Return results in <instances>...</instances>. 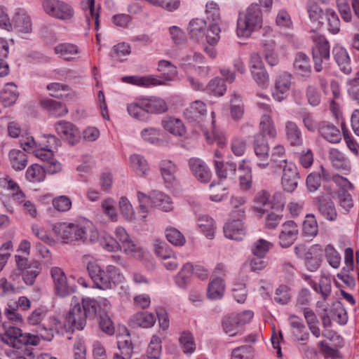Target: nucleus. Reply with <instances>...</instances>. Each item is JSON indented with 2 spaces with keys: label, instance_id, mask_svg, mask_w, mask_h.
Returning <instances> with one entry per match:
<instances>
[{
  "label": "nucleus",
  "instance_id": "nucleus-1",
  "mask_svg": "<svg viewBox=\"0 0 359 359\" xmlns=\"http://www.w3.org/2000/svg\"><path fill=\"white\" fill-rule=\"evenodd\" d=\"M184 114L189 122L195 123L201 128L206 140L210 142V130L215 135V113L212 112L210 116H208L205 104L201 101L196 100L185 109Z\"/></svg>",
  "mask_w": 359,
  "mask_h": 359
},
{
  "label": "nucleus",
  "instance_id": "nucleus-2",
  "mask_svg": "<svg viewBox=\"0 0 359 359\" xmlns=\"http://www.w3.org/2000/svg\"><path fill=\"white\" fill-rule=\"evenodd\" d=\"M158 70L163 75V80L150 76H129L123 77L122 81L125 83L140 86L162 85L164 83V81H172L177 74L176 66L165 60H161L158 62Z\"/></svg>",
  "mask_w": 359,
  "mask_h": 359
},
{
  "label": "nucleus",
  "instance_id": "nucleus-3",
  "mask_svg": "<svg viewBox=\"0 0 359 359\" xmlns=\"http://www.w3.org/2000/svg\"><path fill=\"white\" fill-rule=\"evenodd\" d=\"M262 15L258 4H251L245 12L240 13L236 33L238 37H248L252 32L262 27Z\"/></svg>",
  "mask_w": 359,
  "mask_h": 359
},
{
  "label": "nucleus",
  "instance_id": "nucleus-4",
  "mask_svg": "<svg viewBox=\"0 0 359 359\" xmlns=\"http://www.w3.org/2000/svg\"><path fill=\"white\" fill-rule=\"evenodd\" d=\"M3 326L6 330L1 335V340L6 344L14 348H19L21 345L36 346L39 344V337L30 333H22V330L11 325H6L4 323Z\"/></svg>",
  "mask_w": 359,
  "mask_h": 359
},
{
  "label": "nucleus",
  "instance_id": "nucleus-5",
  "mask_svg": "<svg viewBox=\"0 0 359 359\" xmlns=\"http://www.w3.org/2000/svg\"><path fill=\"white\" fill-rule=\"evenodd\" d=\"M137 198L140 202L139 213L142 214L141 215L142 219L146 218L145 213L149 211L148 207L150 204H153L165 212L170 211L172 209L170 198L163 193H158L152 198H150L146 194L139 191Z\"/></svg>",
  "mask_w": 359,
  "mask_h": 359
},
{
  "label": "nucleus",
  "instance_id": "nucleus-6",
  "mask_svg": "<svg viewBox=\"0 0 359 359\" xmlns=\"http://www.w3.org/2000/svg\"><path fill=\"white\" fill-rule=\"evenodd\" d=\"M253 318V312L245 311L241 313H231L225 316L222 322L224 332L230 337L235 336L239 330V327L249 323Z\"/></svg>",
  "mask_w": 359,
  "mask_h": 359
},
{
  "label": "nucleus",
  "instance_id": "nucleus-7",
  "mask_svg": "<svg viewBox=\"0 0 359 359\" xmlns=\"http://www.w3.org/2000/svg\"><path fill=\"white\" fill-rule=\"evenodd\" d=\"M47 313L42 309H37L34 311L28 318L30 325H38L36 332L42 339L50 341L53 337V329L46 324Z\"/></svg>",
  "mask_w": 359,
  "mask_h": 359
},
{
  "label": "nucleus",
  "instance_id": "nucleus-8",
  "mask_svg": "<svg viewBox=\"0 0 359 359\" xmlns=\"http://www.w3.org/2000/svg\"><path fill=\"white\" fill-rule=\"evenodd\" d=\"M17 266L22 269V278L27 285H33L41 271L40 264L36 261H28L27 258L15 255Z\"/></svg>",
  "mask_w": 359,
  "mask_h": 359
},
{
  "label": "nucleus",
  "instance_id": "nucleus-9",
  "mask_svg": "<svg viewBox=\"0 0 359 359\" xmlns=\"http://www.w3.org/2000/svg\"><path fill=\"white\" fill-rule=\"evenodd\" d=\"M43 6L46 13L60 20H69L74 15V10L72 6L64 1L44 0Z\"/></svg>",
  "mask_w": 359,
  "mask_h": 359
},
{
  "label": "nucleus",
  "instance_id": "nucleus-10",
  "mask_svg": "<svg viewBox=\"0 0 359 359\" xmlns=\"http://www.w3.org/2000/svg\"><path fill=\"white\" fill-rule=\"evenodd\" d=\"M281 162L284 163L281 185L285 191L292 192L298 186L300 180L299 172L297 167L292 162H287L286 160H283Z\"/></svg>",
  "mask_w": 359,
  "mask_h": 359
},
{
  "label": "nucleus",
  "instance_id": "nucleus-11",
  "mask_svg": "<svg viewBox=\"0 0 359 359\" xmlns=\"http://www.w3.org/2000/svg\"><path fill=\"white\" fill-rule=\"evenodd\" d=\"M55 128L58 135L71 145L77 144L81 138L78 128L72 123L60 121L55 124Z\"/></svg>",
  "mask_w": 359,
  "mask_h": 359
},
{
  "label": "nucleus",
  "instance_id": "nucleus-12",
  "mask_svg": "<svg viewBox=\"0 0 359 359\" xmlns=\"http://www.w3.org/2000/svg\"><path fill=\"white\" fill-rule=\"evenodd\" d=\"M312 55L315 70L320 72L323 69V60L327 61L330 57V44L324 37H318L312 48Z\"/></svg>",
  "mask_w": 359,
  "mask_h": 359
},
{
  "label": "nucleus",
  "instance_id": "nucleus-13",
  "mask_svg": "<svg viewBox=\"0 0 359 359\" xmlns=\"http://www.w3.org/2000/svg\"><path fill=\"white\" fill-rule=\"evenodd\" d=\"M77 225L76 223L57 222L53 225L52 230L63 243L76 241Z\"/></svg>",
  "mask_w": 359,
  "mask_h": 359
},
{
  "label": "nucleus",
  "instance_id": "nucleus-14",
  "mask_svg": "<svg viewBox=\"0 0 359 359\" xmlns=\"http://www.w3.org/2000/svg\"><path fill=\"white\" fill-rule=\"evenodd\" d=\"M86 318L85 311L81 308L80 304H77L67 313L65 326L72 330L74 329L81 330L86 324Z\"/></svg>",
  "mask_w": 359,
  "mask_h": 359
},
{
  "label": "nucleus",
  "instance_id": "nucleus-15",
  "mask_svg": "<svg viewBox=\"0 0 359 359\" xmlns=\"http://www.w3.org/2000/svg\"><path fill=\"white\" fill-rule=\"evenodd\" d=\"M76 237V241L84 244H93L99 240V233L90 222L79 223Z\"/></svg>",
  "mask_w": 359,
  "mask_h": 359
},
{
  "label": "nucleus",
  "instance_id": "nucleus-16",
  "mask_svg": "<svg viewBox=\"0 0 359 359\" xmlns=\"http://www.w3.org/2000/svg\"><path fill=\"white\" fill-rule=\"evenodd\" d=\"M299 233L297 224L293 221L285 222L281 227L278 239L279 244L283 248L290 247L296 241Z\"/></svg>",
  "mask_w": 359,
  "mask_h": 359
},
{
  "label": "nucleus",
  "instance_id": "nucleus-17",
  "mask_svg": "<svg viewBox=\"0 0 359 359\" xmlns=\"http://www.w3.org/2000/svg\"><path fill=\"white\" fill-rule=\"evenodd\" d=\"M295 255L304 260L306 269L310 271H316L320 266V259L313 255L312 248L304 244H299L294 248Z\"/></svg>",
  "mask_w": 359,
  "mask_h": 359
},
{
  "label": "nucleus",
  "instance_id": "nucleus-18",
  "mask_svg": "<svg viewBox=\"0 0 359 359\" xmlns=\"http://www.w3.org/2000/svg\"><path fill=\"white\" fill-rule=\"evenodd\" d=\"M189 166L194 177L201 182L208 183L210 181L212 173L206 163L198 158H191Z\"/></svg>",
  "mask_w": 359,
  "mask_h": 359
},
{
  "label": "nucleus",
  "instance_id": "nucleus-19",
  "mask_svg": "<svg viewBox=\"0 0 359 359\" xmlns=\"http://www.w3.org/2000/svg\"><path fill=\"white\" fill-rule=\"evenodd\" d=\"M315 205L319 212L325 219L330 221L336 219L337 213L334 203L330 197L325 195H320L315 198Z\"/></svg>",
  "mask_w": 359,
  "mask_h": 359
},
{
  "label": "nucleus",
  "instance_id": "nucleus-20",
  "mask_svg": "<svg viewBox=\"0 0 359 359\" xmlns=\"http://www.w3.org/2000/svg\"><path fill=\"white\" fill-rule=\"evenodd\" d=\"M215 170L217 176L219 180H230L235 179L237 165L236 163L229 161H222L219 160L214 161Z\"/></svg>",
  "mask_w": 359,
  "mask_h": 359
},
{
  "label": "nucleus",
  "instance_id": "nucleus-21",
  "mask_svg": "<svg viewBox=\"0 0 359 359\" xmlns=\"http://www.w3.org/2000/svg\"><path fill=\"white\" fill-rule=\"evenodd\" d=\"M50 273L57 293L62 297L67 295L70 292V288L68 286L64 271L60 268L53 267L51 269Z\"/></svg>",
  "mask_w": 359,
  "mask_h": 359
},
{
  "label": "nucleus",
  "instance_id": "nucleus-22",
  "mask_svg": "<svg viewBox=\"0 0 359 359\" xmlns=\"http://www.w3.org/2000/svg\"><path fill=\"white\" fill-rule=\"evenodd\" d=\"M224 233L228 238L240 241L245 235V230L241 219H233L224 226Z\"/></svg>",
  "mask_w": 359,
  "mask_h": 359
},
{
  "label": "nucleus",
  "instance_id": "nucleus-23",
  "mask_svg": "<svg viewBox=\"0 0 359 359\" xmlns=\"http://www.w3.org/2000/svg\"><path fill=\"white\" fill-rule=\"evenodd\" d=\"M291 86V74L287 72H283L280 74L275 83V92L273 96L275 100L280 102L283 100V97L279 94H284L289 91Z\"/></svg>",
  "mask_w": 359,
  "mask_h": 359
},
{
  "label": "nucleus",
  "instance_id": "nucleus-24",
  "mask_svg": "<svg viewBox=\"0 0 359 359\" xmlns=\"http://www.w3.org/2000/svg\"><path fill=\"white\" fill-rule=\"evenodd\" d=\"M146 104V99L138 100L128 104V114L133 118L140 121H147L149 118V112Z\"/></svg>",
  "mask_w": 359,
  "mask_h": 359
},
{
  "label": "nucleus",
  "instance_id": "nucleus-25",
  "mask_svg": "<svg viewBox=\"0 0 359 359\" xmlns=\"http://www.w3.org/2000/svg\"><path fill=\"white\" fill-rule=\"evenodd\" d=\"M285 136L292 146H301L303 144V138L300 128L292 121H287L285 125Z\"/></svg>",
  "mask_w": 359,
  "mask_h": 359
},
{
  "label": "nucleus",
  "instance_id": "nucleus-26",
  "mask_svg": "<svg viewBox=\"0 0 359 359\" xmlns=\"http://www.w3.org/2000/svg\"><path fill=\"white\" fill-rule=\"evenodd\" d=\"M334 57L341 70L346 74L351 72V60L346 50L341 46H335L333 48Z\"/></svg>",
  "mask_w": 359,
  "mask_h": 359
},
{
  "label": "nucleus",
  "instance_id": "nucleus-27",
  "mask_svg": "<svg viewBox=\"0 0 359 359\" xmlns=\"http://www.w3.org/2000/svg\"><path fill=\"white\" fill-rule=\"evenodd\" d=\"M259 133L263 137L268 136L269 138H275L277 135L274 121L270 114H263L259 121Z\"/></svg>",
  "mask_w": 359,
  "mask_h": 359
},
{
  "label": "nucleus",
  "instance_id": "nucleus-28",
  "mask_svg": "<svg viewBox=\"0 0 359 359\" xmlns=\"http://www.w3.org/2000/svg\"><path fill=\"white\" fill-rule=\"evenodd\" d=\"M18 95L17 86L14 83H8L1 90L0 101L4 107H11L15 103Z\"/></svg>",
  "mask_w": 359,
  "mask_h": 359
},
{
  "label": "nucleus",
  "instance_id": "nucleus-29",
  "mask_svg": "<svg viewBox=\"0 0 359 359\" xmlns=\"http://www.w3.org/2000/svg\"><path fill=\"white\" fill-rule=\"evenodd\" d=\"M294 68L298 74L309 77L311 73L309 57L304 53H297L294 61Z\"/></svg>",
  "mask_w": 359,
  "mask_h": 359
},
{
  "label": "nucleus",
  "instance_id": "nucleus-30",
  "mask_svg": "<svg viewBox=\"0 0 359 359\" xmlns=\"http://www.w3.org/2000/svg\"><path fill=\"white\" fill-rule=\"evenodd\" d=\"M239 187L243 191H248L252 186V168L245 165V161H243L238 168Z\"/></svg>",
  "mask_w": 359,
  "mask_h": 359
},
{
  "label": "nucleus",
  "instance_id": "nucleus-31",
  "mask_svg": "<svg viewBox=\"0 0 359 359\" xmlns=\"http://www.w3.org/2000/svg\"><path fill=\"white\" fill-rule=\"evenodd\" d=\"M320 135L331 143H337L341 140L339 130L332 124L323 122L318 128Z\"/></svg>",
  "mask_w": 359,
  "mask_h": 359
},
{
  "label": "nucleus",
  "instance_id": "nucleus-32",
  "mask_svg": "<svg viewBox=\"0 0 359 359\" xmlns=\"http://www.w3.org/2000/svg\"><path fill=\"white\" fill-rule=\"evenodd\" d=\"M12 25L14 28L20 32L29 33L32 30L30 17L22 11L15 13L13 19Z\"/></svg>",
  "mask_w": 359,
  "mask_h": 359
},
{
  "label": "nucleus",
  "instance_id": "nucleus-33",
  "mask_svg": "<svg viewBox=\"0 0 359 359\" xmlns=\"http://www.w3.org/2000/svg\"><path fill=\"white\" fill-rule=\"evenodd\" d=\"M54 50L55 54L66 60L75 59V56L79 53V47L70 43H60L54 48Z\"/></svg>",
  "mask_w": 359,
  "mask_h": 359
},
{
  "label": "nucleus",
  "instance_id": "nucleus-34",
  "mask_svg": "<svg viewBox=\"0 0 359 359\" xmlns=\"http://www.w3.org/2000/svg\"><path fill=\"white\" fill-rule=\"evenodd\" d=\"M269 194L267 191L262 190L257 192L254 198L255 210L258 213L264 214L268 212L269 209L274 208L269 202Z\"/></svg>",
  "mask_w": 359,
  "mask_h": 359
},
{
  "label": "nucleus",
  "instance_id": "nucleus-35",
  "mask_svg": "<svg viewBox=\"0 0 359 359\" xmlns=\"http://www.w3.org/2000/svg\"><path fill=\"white\" fill-rule=\"evenodd\" d=\"M225 290L224 281L221 278H213L208 287V297L210 299H219L223 297Z\"/></svg>",
  "mask_w": 359,
  "mask_h": 359
},
{
  "label": "nucleus",
  "instance_id": "nucleus-36",
  "mask_svg": "<svg viewBox=\"0 0 359 359\" xmlns=\"http://www.w3.org/2000/svg\"><path fill=\"white\" fill-rule=\"evenodd\" d=\"M160 170L165 183L172 184L176 180L177 165L171 161L165 160L161 163Z\"/></svg>",
  "mask_w": 359,
  "mask_h": 359
},
{
  "label": "nucleus",
  "instance_id": "nucleus-37",
  "mask_svg": "<svg viewBox=\"0 0 359 359\" xmlns=\"http://www.w3.org/2000/svg\"><path fill=\"white\" fill-rule=\"evenodd\" d=\"M206 29L207 22L203 19L196 18L189 22L190 36L196 41H200L203 38Z\"/></svg>",
  "mask_w": 359,
  "mask_h": 359
},
{
  "label": "nucleus",
  "instance_id": "nucleus-38",
  "mask_svg": "<svg viewBox=\"0 0 359 359\" xmlns=\"http://www.w3.org/2000/svg\"><path fill=\"white\" fill-rule=\"evenodd\" d=\"M131 321L135 326L148 328L154 325L156 317L147 311L139 312L132 317Z\"/></svg>",
  "mask_w": 359,
  "mask_h": 359
},
{
  "label": "nucleus",
  "instance_id": "nucleus-39",
  "mask_svg": "<svg viewBox=\"0 0 359 359\" xmlns=\"http://www.w3.org/2000/svg\"><path fill=\"white\" fill-rule=\"evenodd\" d=\"M163 126L166 130L176 136H182L185 133V128L179 118L169 117L163 121Z\"/></svg>",
  "mask_w": 359,
  "mask_h": 359
},
{
  "label": "nucleus",
  "instance_id": "nucleus-40",
  "mask_svg": "<svg viewBox=\"0 0 359 359\" xmlns=\"http://www.w3.org/2000/svg\"><path fill=\"white\" fill-rule=\"evenodd\" d=\"M40 103L42 107L48 109L55 116H62L68 112V109L65 104L53 100H43Z\"/></svg>",
  "mask_w": 359,
  "mask_h": 359
},
{
  "label": "nucleus",
  "instance_id": "nucleus-41",
  "mask_svg": "<svg viewBox=\"0 0 359 359\" xmlns=\"http://www.w3.org/2000/svg\"><path fill=\"white\" fill-rule=\"evenodd\" d=\"M194 271V266L191 263L183 265L180 271L175 276V280L177 286L184 288L189 283Z\"/></svg>",
  "mask_w": 359,
  "mask_h": 359
},
{
  "label": "nucleus",
  "instance_id": "nucleus-42",
  "mask_svg": "<svg viewBox=\"0 0 359 359\" xmlns=\"http://www.w3.org/2000/svg\"><path fill=\"white\" fill-rule=\"evenodd\" d=\"M9 158L13 168L15 170H22L27 165V156L20 150H11L9 152Z\"/></svg>",
  "mask_w": 359,
  "mask_h": 359
},
{
  "label": "nucleus",
  "instance_id": "nucleus-43",
  "mask_svg": "<svg viewBox=\"0 0 359 359\" xmlns=\"http://www.w3.org/2000/svg\"><path fill=\"white\" fill-rule=\"evenodd\" d=\"M254 150L255 154L261 159L268 157L269 149L266 140L262 135L255 136Z\"/></svg>",
  "mask_w": 359,
  "mask_h": 359
},
{
  "label": "nucleus",
  "instance_id": "nucleus-44",
  "mask_svg": "<svg viewBox=\"0 0 359 359\" xmlns=\"http://www.w3.org/2000/svg\"><path fill=\"white\" fill-rule=\"evenodd\" d=\"M198 225L204 235L212 238L215 233V224L213 219L208 215H201L198 217Z\"/></svg>",
  "mask_w": 359,
  "mask_h": 359
},
{
  "label": "nucleus",
  "instance_id": "nucleus-45",
  "mask_svg": "<svg viewBox=\"0 0 359 359\" xmlns=\"http://www.w3.org/2000/svg\"><path fill=\"white\" fill-rule=\"evenodd\" d=\"M330 158L334 167L339 170L347 171L350 168V165L340 151L337 149H332L330 151Z\"/></svg>",
  "mask_w": 359,
  "mask_h": 359
},
{
  "label": "nucleus",
  "instance_id": "nucleus-46",
  "mask_svg": "<svg viewBox=\"0 0 359 359\" xmlns=\"http://www.w3.org/2000/svg\"><path fill=\"white\" fill-rule=\"evenodd\" d=\"M46 177L45 168L39 164L29 166L26 171L27 179L32 182H39Z\"/></svg>",
  "mask_w": 359,
  "mask_h": 359
},
{
  "label": "nucleus",
  "instance_id": "nucleus-47",
  "mask_svg": "<svg viewBox=\"0 0 359 359\" xmlns=\"http://www.w3.org/2000/svg\"><path fill=\"white\" fill-rule=\"evenodd\" d=\"M161 353V340L158 336L154 335L148 345L147 351V359H160Z\"/></svg>",
  "mask_w": 359,
  "mask_h": 359
},
{
  "label": "nucleus",
  "instance_id": "nucleus-48",
  "mask_svg": "<svg viewBox=\"0 0 359 359\" xmlns=\"http://www.w3.org/2000/svg\"><path fill=\"white\" fill-rule=\"evenodd\" d=\"M318 232L317 221L313 215L309 214L303 222V233L305 236L313 237Z\"/></svg>",
  "mask_w": 359,
  "mask_h": 359
},
{
  "label": "nucleus",
  "instance_id": "nucleus-49",
  "mask_svg": "<svg viewBox=\"0 0 359 359\" xmlns=\"http://www.w3.org/2000/svg\"><path fill=\"white\" fill-rule=\"evenodd\" d=\"M118 347L121 352V355L126 356L128 358H131L133 352V347L128 333L126 335H120L118 337Z\"/></svg>",
  "mask_w": 359,
  "mask_h": 359
},
{
  "label": "nucleus",
  "instance_id": "nucleus-50",
  "mask_svg": "<svg viewBox=\"0 0 359 359\" xmlns=\"http://www.w3.org/2000/svg\"><path fill=\"white\" fill-rule=\"evenodd\" d=\"M263 54L269 65L275 66L278 63V56L275 51L274 42L273 41L264 43Z\"/></svg>",
  "mask_w": 359,
  "mask_h": 359
},
{
  "label": "nucleus",
  "instance_id": "nucleus-51",
  "mask_svg": "<svg viewBox=\"0 0 359 359\" xmlns=\"http://www.w3.org/2000/svg\"><path fill=\"white\" fill-rule=\"evenodd\" d=\"M179 341L184 353L191 354L195 351L196 345L194 341L193 336L190 332H182L179 339Z\"/></svg>",
  "mask_w": 359,
  "mask_h": 359
},
{
  "label": "nucleus",
  "instance_id": "nucleus-52",
  "mask_svg": "<svg viewBox=\"0 0 359 359\" xmlns=\"http://www.w3.org/2000/svg\"><path fill=\"white\" fill-rule=\"evenodd\" d=\"M130 163L133 169H135L139 175H146L149 170L147 161L140 155L134 154L131 156Z\"/></svg>",
  "mask_w": 359,
  "mask_h": 359
},
{
  "label": "nucleus",
  "instance_id": "nucleus-53",
  "mask_svg": "<svg viewBox=\"0 0 359 359\" xmlns=\"http://www.w3.org/2000/svg\"><path fill=\"white\" fill-rule=\"evenodd\" d=\"M146 104L149 114H161L167 111L168 106L165 102L161 98L146 99Z\"/></svg>",
  "mask_w": 359,
  "mask_h": 359
},
{
  "label": "nucleus",
  "instance_id": "nucleus-54",
  "mask_svg": "<svg viewBox=\"0 0 359 359\" xmlns=\"http://www.w3.org/2000/svg\"><path fill=\"white\" fill-rule=\"evenodd\" d=\"M210 199L212 201L219 202L222 201L228 194L227 188L223 187L220 183H211L210 184Z\"/></svg>",
  "mask_w": 359,
  "mask_h": 359
},
{
  "label": "nucleus",
  "instance_id": "nucleus-55",
  "mask_svg": "<svg viewBox=\"0 0 359 359\" xmlns=\"http://www.w3.org/2000/svg\"><path fill=\"white\" fill-rule=\"evenodd\" d=\"M283 208V204H279L276 208V212H271L266 217L265 225L268 229H275L282 220L283 215L280 214Z\"/></svg>",
  "mask_w": 359,
  "mask_h": 359
},
{
  "label": "nucleus",
  "instance_id": "nucleus-56",
  "mask_svg": "<svg viewBox=\"0 0 359 359\" xmlns=\"http://www.w3.org/2000/svg\"><path fill=\"white\" fill-rule=\"evenodd\" d=\"M312 287L316 292H320L323 299L325 300L331 292V281L329 278L323 277L319 284L313 283Z\"/></svg>",
  "mask_w": 359,
  "mask_h": 359
},
{
  "label": "nucleus",
  "instance_id": "nucleus-57",
  "mask_svg": "<svg viewBox=\"0 0 359 359\" xmlns=\"http://www.w3.org/2000/svg\"><path fill=\"white\" fill-rule=\"evenodd\" d=\"M272 246L273 244L271 243L263 238H260L254 243L252 252L256 257H264Z\"/></svg>",
  "mask_w": 359,
  "mask_h": 359
},
{
  "label": "nucleus",
  "instance_id": "nucleus-58",
  "mask_svg": "<svg viewBox=\"0 0 359 359\" xmlns=\"http://www.w3.org/2000/svg\"><path fill=\"white\" fill-rule=\"evenodd\" d=\"M205 14L210 23H219L220 22L219 8L214 1L206 4Z\"/></svg>",
  "mask_w": 359,
  "mask_h": 359
},
{
  "label": "nucleus",
  "instance_id": "nucleus-59",
  "mask_svg": "<svg viewBox=\"0 0 359 359\" xmlns=\"http://www.w3.org/2000/svg\"><path fill=\"white\" fill-rule=\"evenodd\" d=\"M208 90L210 93L215 95L221 96L226 92V86L222 79L217 77L209 82Z\"/></svg>",
  "mask_w": 359,
  "mask_h": 359
},
{
  "label": "nucleus",
  "instance_id": "nucleus-60",
  "mask_svg": "<svg viewBox=\"0 0 359 359\" xmlns=\"http://www.w3.org/2000/svg\"><path fill=\"white\" fill-rule=\"evenodd\" d=\"M250 72L253 79L257 83V85L263 88L268 86L269 76L264 67L252 69Z\"/></svg>",
  "mask_w": 359,
  "mask_h": 359
},
{
  "label": "nucleus",
  "instance_id": "nucleus-61",
  "mask_svg": "<svg viewBox=\"0 0 359 359\" xmlns=\"http://www.w3.org/2000/svg\"><path fill=\"white\" fill-rule=\"evenodd\" d=\"M328 22V30L332 34H337L340 30V20L337 14L332 9L326 10Z\"/></svg>",
  "mask_w": 359,
  "mask_h": 359
},
{
  "label": "nucleus",
  "instance_id": "nucleus-62",
  "mask_svg": "<svg viewBox=\"0 0 359 359\" xmlns=\"http://www.w3.org/2000/svg\"><path fill=\"white\" fill-rule=\"evenodd\" d=\"M253 348L251 346H241L234 348L231 353V359H252Z\"/></svg>",
  "mask_w": 359,
  "mask_h": 359
},
{
  "label": "nucleus",
  "instance_id": "nucleus-63",
  "mask_svg": "<svg viewBox=\"0 0 359 359\" xmlns=\"http://www.w3.org/2000/svg\"><path fill=\"white\" fill-rule=\"evenodd\" d=\"M325 256L331 266L339 268L341 262V257L332 245H327L325 248Z\"/></svg>",
  "mask_w": 359,
  "mask_h": 359
},
{
  "label": "nucleus",
  "instance_id": "nucleus-64",
  "mask_svg": "<svg viewBox=\"0 0 359 359\" xmlns=\"http://www.w3.org/2000/svg\"><path fill=\"white\" fill-rule=\"evenodd\" d=\"M220 32L219 23H210L209 27L207 29V42L211 46L216 44L219 40Z\"/></svg>",
  "mask_w": 359,
  "mask_h": 359
}]
</instances>
